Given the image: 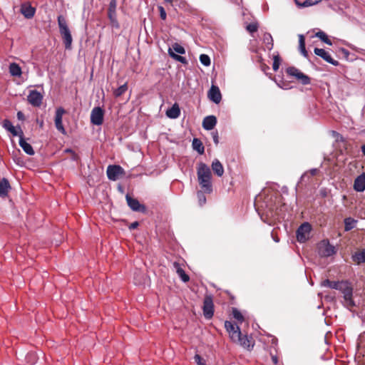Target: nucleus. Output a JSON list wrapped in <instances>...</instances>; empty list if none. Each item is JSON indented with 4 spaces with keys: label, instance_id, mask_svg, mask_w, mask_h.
Returning a JSON list of instances; mask_svg holds the SVG:
<instances>
[{
    "label": "nucleus",
    "instance_id": "obj_19",
    "mask_svg": "<svg viewBox=\"0 0 365 365\" xmlns=\"http://www.w3.org/2000/svg\"><path fill=\"white\" fill-rule=\"evenodd\" d=\"M180 115V109L179 105L175 103L171 108L166 110V115L171 119H175Z\"/></svg>",
    "mask_w": 365,
    "mask_h": 365
},
{
    "label": "nucleus",
    "instance_id": "obj_34",
    "mask_svg": "<svg viewBox=\"0 0 365 365\" xmlns=\"http://www.w3.org/2000/svg\"><path fill=\"white\" fill-rule=\"evenodd\" d=\"M281 63V58L277 53V54H274L273 56V64H272V68L274 71H277L280 66Z\"/></svg>",
    "mask_w": 365,
    "mask_h": 365
},
{
    "label": "nucleus",
    "instance_id": "obj_21",
    "mask_svg": "<svg viewBox=\"0 0 365 365\" xmlns=\"http://www.w3.org/2000/svg\"><path fill=\"white\" fill-rule=\"evenodd\" d=\"M11 186L9 180L4 178L0 180V197H6L8 195Z\"/></svg>",
    "mask_w": 365,
    "mask_h": 365
},
{
    "label": "nucleus",
    "instance_id": "obj_45",
    "mask_svg": "<svg viewBox=\"0 0 365 365\" xmlns=\"http://www.w3.org/2000/svg\"><path fill=\"white\" fill-rule=\"evenodd\" d=\"M159 9H160V18L162 19H165V18H166V13L163 7L160 6Z\"/></svg>",
    "mask_w": 365,
    "mask_h": 365
},
{
    "label": "nucleus",
    "instance_id": "obj_28",
    "mask_svg": "<svg viewBox=\"0 0 365 365\" xmlns=\"http://www.w3.org/2000/svg\"><path fill=\"white\" fill-rule=\"evenodd\" d=\"M9 73L12 76H20L21 75V68L19 64L11 63L9 65Z\"/></svg>",
    "mask_w": 365,
    "mask_h": 365
},
{
    "label": "nucleus",
    "instance_id": "obj_25",
    "mask_svg": "<svg viewBox=\"0 0 365 365\" xmlns=\"http://www.w3.org/2000/svg\"><path fill=\"white\" fill-rule=\"evenodd\" d=\"M174 267L176 268V272L183 282H187L190 280L189 276L185 272V271L180 267L177 262L174 263Z\"/></svg>",
    "mask_w": 365,
    "mask_h": 365
},
{
    "label": "nucleus",
    "instance_id": "obj_14",
    "mask_svg": "<svg viewBox=\"0 0 365 365\" xmlns=\"http://www.w3.org/2000/svg\"><path fill=\"white\" fill-rule=\"evenodd\" d=\"M314 52L317 56L321 57L327 63H331L334 66L339 65V62L333 59L329 53L326 51L324 49L315 48Z\"/></svg>",
    "mask_w": 365,
    "mask_h": 365
},
{
    "label": "nucleus",
    "instance_id": "obj_3",
    "mask_svg": "<svg viewBox=\"0 0 365 365\" xmlns=\"http://www.w3.org/2000/svg\"><path fill=\"white\" fill-rule=\"evenodd\" d=\"M58 25L59 28V32L62 36L66 48H70L73 39L67 24V21L66 18L62 15L58 16Z\"/></svg>",
    "mask_w": 365,
    "mask_h": 365
},
{
    "label": "nucleus",
    "instance_id": "obj_42",
    "mask_svg": "<svg viewBox=\"0 0 365 365\" xmlns=\"http://www.w3.org/2000/svg\"><path fill=\"white\" fill-rule=\"evenodd\" d=\"M194 359L197 365H206L205 361L199 354H195Z\"/></svg>",
    "mask_w": 365,
    "mask_h": 365
},
{
    "label": "nucleus",
    "instance_id": "obj_56",
    "mask_svg": "<svg viewBox=\"0 0 365 365\" xmlns=\"http://www.w3.org/2000/svg\"><path fill=\"white\" fill-rule=\"evenodd\" d=\"M272 360H273V361H274V364H277V357H276V356H273V357H272Z\"/></svg>",
    "mask_w": 365,
    "mask_h": 365
},
{
    "label": "nucleus",
    "instance_id": "obj_30",
    "mask_svg": "<svg viewBox=\"0 0 365 365\" xmlns=\"http://www.w3.org/2000/svg\"><path fill=\"white\" fill-rule=\"evenodd\" d=\"M357 221L351 217H347L344 220V230L349 231L355 227Z\"/></svg>",
    "mask_w": 365,
    "mask_h": 365
},
{
    "label": "nucleus",
    "instance_id": "obj_13",
    "mask_svg": "<svg viewBox=\"0 0 365 365\" xmlns=\"http://www.w3.org/2000/svg\"><path fill=\"white\" fill-rule=\"evenodd\" d=\"M65 113V110L60 107L58 108L56 110L55 115V125L56 129L63 134H66V130L62 123V117L63 113Z\"/></svg>",
    "mask_w": 365,
    "mask_h": 365
},
{
    "label": "nucleus",
    "instance_id": "obj_60",
    "mask_svg": "<svg viewBox=\"0 0 365 365\" xmlns=\"http://www.w3.org/2000/svg\"><path fill=\"white\" fill-rule=\"evenodd\" d=\"M164 1L166 2H168V3H171L173 1V0H164Z\"/></svg>",
    "mask_w": 365,
    "mask_h": 365
},
{
    "label": "nucleus",
    "instance_id": "obj_63",
    "mask_svg": "<svg viewBox=\"0 0 365 365\" xmlns=\"http://www.w3.org/2000/svg\"><path fill=\"white\" fill-rule=\"evenodd\" d=\"M112 6H114V4H110V6L111 7Z\"/></svg>",
    "mask_w": 365,
    "mask_h": 365
},
{
    "label": "nucleus",
    "instance_id": "obj_18",
    "mask_svg": "<svg viewBox=\"0 0 365 365\" xmlns=\"http://www.w3.org/2000/svg\"><path fill=\"white\" fill-rule=\"evenodd\" d=\"M354 188L357 192H363L365 190V173L361 174L355 179Z\"/></svg>",
    "mask_w": 365,
    "mask_h": 365
},
{
    "label": "nucleus",
    "instance_id": "obj_53",
    "mask_svg": "<svg viewBox=\"0 0 365 365\" xmlns=\"http://www.w3.org/2000/svg\"><path fill=\"white\" fill-rule=\"evenodd\" d=\"M361 152H362L363 155L365 156V145H363L361 147Z\"/></svg>",
    "mask_w": 365,
    "mask_h": 365
},
{
    "label": "nucleus",
    "instance_id": "obj_37",
    "mask_svg": "<svg viewBox=\"0 0 365 365\" xmlns=\"http://www.w3.org/2000/svg\"><path fill=\"white\" fill-rule=\"evenodd\" d=\"M200 61L202 65L205 66H208L210 65V58L206 54H201L200 56Z\"/></svg>",
    "mask_w": 365,
    "mask_h": 365
},
{
    "label": "nucleus",
    "instance_id": "obj_20",
    "mask_svg": "<svg viewBox=\"0 0 365 365\" xmlns=\"http://www.w3.org/2000/svg\"><path fill=\"white\" fill-rule=\"evenodd\" d=\"M36 9L29 4H22L21 12L26 19H31L35 14Z\"/></svg>",
    "mask_w": 365,
    "mask_h": 365
},
{
    "label": "nucleus",
    "instance_id": "obj_36",
    "mask_svg": "<svg viewBox=\"0 0 365 365\" xmlns=\"http://www.w3.org/2000/svg\"><path fill=\"white\" fill-rule=\"evenodd\" d=\"M232 315L235 319L240 322L244 320L243 315L237 308H232Z\"/></svg>",
    "mask_w": 365,
    "mask_h": 365
},
{
    "label": "nucleus",
    "instance_id": "obj_33",
    "mask_svg": "<svg viewBox=\"0 0 365 365\" xmlns=\"http://www.w3.org/2000/svg\"><path fill=\"white\" fill-rule=\"evenodd\" d=\"M206 192H203V190L201 189L200 190L197 191V197L198 200V203L200 206H202L206 203V197L205 195Z\"/></svg>",
    "mask_w": 365,
    "mask_h": 365
},
{
    "label": "nucleus",
    "instance_id": "obj_29",
    "mask_svg": "<svg viewBox=\"0 0 365 365\" xmlns=\"http://www.w3.org/2000/svg\"><path fill=\"white\" fill-rule=\"evenodd\" d=\"M352 259L358 264L365 262V248L352 255Z\"/></svg>",
    "mask_w": 365,
    "mask_h": 365
},
{
    "label": "nucleus",
    "instance_id": "obj_54",
    "mask_svg": "<svg viewBox=\"0 0 365 365\" xmlns=\"http://www.w3.org/2000/svg\"><path fill=\"white\" fill-rule=\"evenodd\" d=\"M125 85L124 86H120V88H118V91H124V89H125Z\"/></svg>",
    "mask_w": 365,
    "mask_h": 365
},
{
    "label": "nucleus",
    "instance_id": "obj_24",
    "mask_svg": "<svg viewBox=\"0 0 365 365\" xmlns=\"http://www.w3.org/2000/svg\"><path fill=\"white\" fill-rule=\"evenodd\" d=\"M192 146L193 150H196L199 154L202 155L204 153L205 148L200 139L194 138L192 140Z\"/></svg>",
    "mask_w": 365,
    "mask_h": 365
},
{
    "label": "nucleus",
    "instance_id": "obj_51",
    "mask_svg": "<svg viewBox=\"0 0 365 365\" xmlns=\"http://www.w3.org/2000/svg\"><path fill=\"white\" fill-rule=\"evenodd\" d=\"M301 53L304 56V57H307L308 56V53L306 49L304 50H302L300 51Z\"/></svg>",
    "mask_w": 365,
    "mask_h": 365
},
{
    "label": "nucleus",
    "instance_id": "obj_6",
    "mask_svg": "<svg viewBox=\"0 0 365 365\" xmlns=\"http://www.w3.org/2000/svg\"><path fill=\"white\" fill-rule=\"evenodd\" d=\"M175 53L180 54H184L185 53V48L178 43H173L172 46L168 48V54L175 61L185 64L187 63V61L185 57L178 55Z\"/></svg>",
    "mask_w": 365,
    "mask_h": 365
},
{
    "label": "nucleus",
    "instance_id": "obj_47",
    "mask_svg": "<svg viewBox=\"0 0 365 365\" xmlns=\"http://www.w3.org/2000/svg\"><path fill=\"white\" fill-rule=\"evenodd\" d=\"M65 153H73V156L72 158L73 160H76V155L74 153V152L73 151L72 149L71 148H66L65 150H64Z\"/></svg>",
    "mask_w": 365,
    "mask_h": 365
},
{
    "label": "nucleus",
    "instance_id": "obj_23",
    "mask_svg": "<svg viewBox=\"0 0 365 365\" xmlns=\"http://www.w3.org/2000/svg\"><path fill=\"white\" fill-rule=\"evenodd\" d=\"M3 127L8 131H9L14 136H19L20 133H19L16 128L13 125L12 123L9 120H4L3 121Z\"/></svg>",
    "mask_w": 365,
    "mask_h": 365
},
{
    "label": "nucleus",
    "instance_id": "obj_2",
    "mask_svg": "<svg viewBox=\"0 0 365 365\" xmlns=\"http://www.w3.org/2000/svg\"><path fill=\"white\" fill-rule=\"evenodd\" d=\"M338 290L343 294V305L349 309L356 306L353 299V288L348 282L341 281Z\"/></svg>",
    "mask_w": 365,
    "mask_h": 365
},
{
    "label": "nucleus",
    "instance_id": "obj_7",
    "mask_svg": "<svg viewBox=\"0 0 365 365\" xmlns=\"http://www.w3.org/2000/svg\"><path fill=\"white\" fill-rule=\"evenodd\" d=\"M336 253V247L331 245L328 240H323L319 245V254L322 257H331Z\"/></svg>",
    "mask_w": 365,
    "mask_h": 365
},
{
    "label": "nucleus",
    "instance_id": "obj_10",
    "mask_svg": "<svg viewBox=\"0 0 365 365\" xmlns=\"http://www.w3.org/2000/svg\"><path fill=\"white\" fill-rule=\"evenodd\" d=\"M225 327L229 332L230 336L233 341L240 339L241 331L240 327L237 324L232 322L226 321L225 322Z\"/></svg>",
    "mask_w": 365,
    "mask_h": 365
},
{
    "label": "nucleus",
    "instance_id": "obj_40",
    "mask_svg": "<svg viewBox=\"0 0 365 365\" xmlns=\"http://www.w3.org/2000/svg\"><path fill=\"white\" fill-rule=\"evenodd\" d=\"M299 51L306 49L305 39L302 34L299 35Z\"/></svg>",
    "mask_w": 365,
    "mask_h": 365
},
{
    "label": "nucleus",
    "instance_id": "obj_38",
    "mask_svg": "<svg viewBox=\"0 0 365 365\" xmlns=\"http://www.w3.org/2000/svg\"><path fill=\"white\" fill-rule=\"evenodd\" d=\"M246 29L247 31H249L250 33H255L257 31L258 29V24L257 23H251V24H249L247 26H246Z\"/></svg>",
    "mask_w": 365,
    "mask_h": 365
},
{
    "label": "nucleus",
    "instance_id": "obj_52",
    "mask_svg": "<svg viewBox=\"0 0 365 365\" xmlns=\"http://www.w3.org/2000/svg\"><path fill=\"white\" fill-rule=\"evenodd\" d=\"M310 3H312V5H314L319 2H320L322 0H309Z\"/></svg>",
    "mask_w": 365,
    "mask_h": 365
},
{
    "label": "nucleus",
    "instance_id": "obj_16",
    "mask_svg": "<svg viewBox=\"0 0 365 365\" xmlns=\"http://www.w3.org/2000/svg\"><path fill=\"white\" fill-rule=\"evenodd\" d=\"M27 99L33 106L39 107L42 103L43 96L41 93H29Z\"/></svg>",
    "mask_w": 365,
    "mask_h": 365
},
{
    "label": "nucleus",
    "instance_id": "obj_50",
    "mask_svg": "<svg viewBox=\"0 0 365 365\" xmlns=\"http://www.w3.org/2000/svg\"><path fill=\"white\" fill-rule=\"evenodd\" d=\"M17 118L21 120H24V115L21 111L17 113Z\"/></svg>",
    "mask_w": 365,
    "mask_h": 365
},
{
    "label": "nucleus",
    "instance_id": "obj_57",
    "mask_svg": "<svg viewBox=\"0 0 365 365\" xmlns=\"http://www.w3.org/2000/svg\"><path fill=\"white\" fill-rule=\"evenodd\" d=\"M262 66L263 70H264V69H269V66H266V65H262Z\"/></svg>",
    "mask_w": 365,
    "mask_h": 365
},
{
    "label": "nucleus",
    "instance_id": "obj_44",
    "mask_svg": "<svg viewBox=\"0 0 365 365\" xmlns=\"http://www.w3.org/2000/svg\"><path fill=\"white\" fill-rule=\"evenodd\" d=\"M297 4H298V6L299 7H307V6H312V3H310V1L309 0H306L304 1L302 4H299L297 1Z\"/></svg>",
    "mask_w": 365,
    "mask_h": 365
},
{
    "label": "nucleus",
    "instance_id": "obj_62",
    "mask_svg": "<svg viewBox=\"0 0 365 365\" xmlns=\"http://www.w3.org/2000/svg\"><path fill=\"white\" fill-rule=\"evenodd\" d=\"M112 6H114V4H110V6L111 7Z\"/></svg>",
    "mask_w": 365,
    "mask_h": 365
},
{
    "label": "nucleus",
    "instance_id": "obj_27",
    "mask_svg": "<svg viewBox=\"0 0 365 365\" xmlns=\"http://www.w3.org/2000/svg\"><path fill=\"white\" fill-rule=\"evenodd\" d=\"M341 282L339 281H331L328 279L322 282L321 285L325 287H329L334 289L338 290L340 286Z\"/></svg>",
    "mask_w": 365,
    "mask_h": 365
},
{
    "label": "nucleus",
    "instance_id": "obj_43",
    "mask_svg": "<svg viewBox=\"0 0 365 365\" xmlns=\"http://www.w3.org/2000/svg\"><path fill=\"white\" fill-rule=\"evenodd\" d=\"M212 136L213 141H214L215 144L217 145L219 143V135H218L217 131L212 132Z\"/></svg>",
    "mask_w": 365,
    "mask_h": 365
},
{
    "label": "nucleus",
    "instance_id": "obj_15",
    "mask_svg": "<svg viewBox=\"0 0 365 365\" xmlns=\"http://www.w3.org/2000/svg\"><path fill=\"white\" fill-rule=\"evenodd\" d=\"M19 129L20 130V135H19V145L23 149V150L29 155H34V150L32 148V146L27 143L25 139L24 138L23 132L20 127H19Z\"/></svg>",
    "mask_w": 365,
    "mask_h": 365
},
{
    "label": "nucleus",
    "instance_id": "obj_5",
    "mask_svg": "<svg viewBox=\"0 0 365 365\" xmlns=\"http://www.w3.org/2000/svg\"><path fill=\"white\" fill-rule=\"evenodd\" d=\"M312 226L309 222L302 223L297 230V239L300 243L307 242L310 237Z\"/></svg>",
    "mask_w": 365,
    "mask_h": 365
},
{
    "label": "nucleus",
    "instance_id": "obj_11",
    "mask_svg": "<svg viewBox=\"0 0 365 365\" xmlns=\"http://www.w3.org/2000/svg\"><path fill=\"white\" fill-rule=\"evenodd\" d=\"M125 199L129 207L135 212H145L146 211V207L145 205L140 204L139 201L130 197L128 194L126 195Z\"/></svg>",
    "mask_w": 365,
    "mask_h": 365
},
{
    "label": "nucleus",
    "instance_id": "obj_35",
    "mask_svg": "<svg viewBox=\"0 0 365 365\" xmlns=\"http://www.w3.org/2000/svg\"><path fill=\"white\" fill-rule=\"evenodd\" d=\"M26 359L28 363L33 364L36 362L37 356L34 352H29L27 354V355L26 356Z\"/></svg>",
    "mask_w": 365,
    "mask_h": 365
},
{
    "label": "nucleus",
    "instance_id": "obj_39",
    "mask_svg": "<svg viewBox=\"0 0 365 365\" xmlns=\"http://www.w3.org/2000/svg\"><path fill=\"white\" fill-rule=\"evenodd\" d=\"M236 341H239L240 342V344L243 346L244 347H250V341L247 339V336L242 337V335L240 336V339H237Z\"/></svg>",
    "mask_w": 365,
    "mask_h": 365
},
{
    "label": "nucleus",
    "instance_id": "obj_32",
    "mask_svg": "<svg viewBox=\"0 0 365 365\" xmlns=\"http://www.w3.org/2000/svg\"><path fill=\"white\" fill-rule=\"evenodd\" d=\"M208 98L215 103H219L222 100L221 93H207Z\"/></svg>",
    "mask_w": 365,
    "mask_h": 365
},
{
    "label": "nucleus",
    "instance_id": "obj_26",
    "mask_svg": "<svg viewBox=\"0 0 365 365\" xmlns=\"http://www.w3.org/2000/svg\"><path fill=\"white\" fill-rule=\"evenodd\" d=\"M262 40L264 43H265L267 49L271 51L274 46V41L272 35L269 33H264Z\"/></svg>",
    "mask_w": 365,
    "mask_h": 365
},
{
    "label": "nucleus",
    "instance_id": "obj_48",
    "mask_svg": "<svg viewBox=\"0 0 365 365\" xmlns=\"http://www.w3.org/2000/svg\"><path fill=\"white\" fill-rule=\"evenodd\" d=\"M139 225V223L137 221H135L133 222H132L130 225H129V229L130 230H134L135 228H137Z\"/></svg>",
    "mask_w": 365,
    "mask_h": 365
},
{
    "label": "nucleus",
    "instance_id": "obj_61",
    "mask_svg": "<svg viewBox=\"0 0 365 365\" xmlns=\"http://www.w3.org/2000/svg\"><path fill=\"white\" fill-rule=\"evenodd\" d=\"M275 242H278L279 241V238H274V239Z\"/></svg>",
    "mask_w": 365,
    "mask_h": 365
},
{
    "label": "nucleus",
    "instance_id": "obj_49",
    "mask_svg": "<svg viewBox=\"0 0 365 365\" xmlns=\"http://www.w3.org/2000/svg\"><path fill=\"white\" fill-rule=\"evenodd\" d=\"M208 91H220V88L218 86H217L212 83L210 89Z\"/></svg>",
    "mask_w": 365,
    "mask_h": 365
},
{
    "label": "nucleus",
    "instance_id": "obj_46",
    "mask_svg": "<svg viewBox=\"0 0 365 365\" xmlns=\"http://www.w3.org/2000/svg\"><path fill=\"white\" fill-rule=\"evenodd\" d=\"M319 172V170L317 168H312L311 170H309L308 171V173H309V175L311 176H314L316 175Z\"/></svg>",
    "mask_w": 365,
    "mask_h": 365
},
{
    "label": "nucleus",
    "instance_id": "obj_58",
    "mask_svg": "<svg viewBox=\"0 0 365 365\" xmlns=\"http://www.w3.org/2000/svg\"><path fill=\"white\" fill-rule=\"evenodd\" d=\"M109 16H110V19L112 20L113 15L111 14V9L110 8V11H109Z\"/></svg>",
    "mask_w": 365,
    "mask_h": 365
},
{
    "label": "nucleus",
    "instance_id": "obj_8",
    "mask_svg": "<svg viewBox=\"0 0 365 365\" xmlns=\"http://www.w3.org/2000/svg\"><path fill=\"white\" fill-rule=\"evenodd\" d=\"M106 173L110 180L115 181L125 173V170L118 165H110L107 168Z\"/></svg>",
    "mask_w": 365,
    "mask_h": 365
},
{
    "label": "nucleus",
    "instance_id": "obj_59",
    "mask_svg": "<svg viewBox=\"0 0 365 365\" xmlns=\"http://www.w3.org/2000/svg\"><path fill=\"white\" fill-rule=\"evenodd\" d=\"M116 93V96H120L123 94V93Z\"/></svg>",
    "mask_w": 365,
    "mask_h": 365
},
{
    "label": "nucleus",
    "instance_id": "obj_12",
    "mask_svg": "<svg viewBox=\"0 0 365 365\" xmlns=\"http://www.w3.org/2000/svg\"><path fill=\"white\" fill-rule=\"evenodd\" d=\"M103 110L101 107H95L91 113V122L96 125H100L103 122Z\"/></svg>",
    "mask_w": 365,
    "mask_h": 365
},
{
    "label": "nucleus",
    "instance_id": "obj_4",
    "mask_svg": "<svg viewBox=\"0 0 365 365\" xmlns=\"http://www.w3.org/2000/svg\"><path fill=\"white\" fill-rule=\"evenodd\" d=\"M285 71L289 77L294 78L298 83L302 85L311 83V78L294 66L287 68Z\"/></svg>",
    "mask_w": 365,
    "mask_h": 365
},
{
    "label": "nucleus",
    "instance_id": "obj_17",
    "mask_svg": "<svg viewBox=\"0 0 365 365\" xmlns=\"http://www.w3.org/2000/svg\"><path fill=\"white\" fill-rule=\"evenodd\" d=\"M217 124V118L215 115L206 116L202 121V128L206 130H211Z\"/></svg>",
    "mask_w": 365,
    "mask_h": 365
},
{
    "label": "nucleus",
    "instance_id": "obj_1",
    "mask_svg": "<svg viewBox=\"0 0 365 365\" xmlns=\"http://www.w3.org/2000/svg\"><path fill=\"white\" fill-rule=\"evenodd\" d=\"M197 180L200 188L207 194H210L212 189V173L210 167L204 163H200L197 168Z\"/></svg>",
    "mask_w": 365,
    "mask_h": 365
},
{
    "label": "nucleus",
    "instance_id": "obj_41",
    "mask_svg": "<svg viewBox=\"0 0 365 365\" xmlns=\"http://www.w3.org/2000/svg\"><path fill=\"white\" fill-rule=\"evenodd\" d=\"M311 177L312 176L309 175L308 171H307L301 176L298 183H302L303 182H309Z\"/></svg>",
    "mask_w": 365,
    "mask_h": 365
},
{
    "label": "nucleus",
    "instance_id": "obj_22",
    "mask_svg": "<svg viewBox=\"0 0 365 365\" xmlns=\"http://www.w3.org/2000/svg\"><path fill=\"white\" fill-rule=\"evenodd\" d=\"M211 167L214 173L216 174L218 177L223 175L224 168L222 163L217 159H215L212 161Z\"/></svg>",
    "mask_w": 365,
    "mask_h": 365
},
{
    "label": "nucleus",
    "instance_id": "obj_31",
    "mask_svg": "<svg viewBox=\"0 0 365 365\" xmlns=\"http://www.w3.org/2000/svg\"><path fill=\"white\" fill-rule=\"evenodd\" d=\"M315 36L318 37L324 43L328 44V45H332V42L331 40L328 38L327 35L322 31H319L315 34Z\"/></svg>",
    "mask_w": 365,
    "mask_h": 365
},
{
    "label": "nucleus",
    "instance_id": "obj_55",
    "mask_svg": "<svg viewBox=\"0 0 365 365\" xmlns=\"http://www.w3.org/2000/svg\"><path fill=\"white\" fill-rule=\"evenodd\" d=\"M332 133H333V135H334V136H335V135H336V136H340V138H342V136H341V135H340L337 132H336V131H332Z\"/></svg>",
    "mask_w": 365,
    "mask_h": 365
},
{
    "label": "nucleus",
    "instance_id": "obj_9",
    "mask_svg": "<svg viewBox=\"0 0 365 365\" xmlns=\"http://www.w3.org/2000/svg\"><path fill=\"white\" fill-rule=\"evenodd\" d=\"M203 314L206 319H210L214 314V304L212 297L206 295L203 302Z\"/></svg>",
    "mask_w": 365,
    "mask_h": 365
}]
</instances>
